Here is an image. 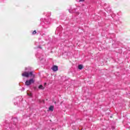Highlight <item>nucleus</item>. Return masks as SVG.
<instances>
[{
    "label": "nucleus",
    "instance_id": "17",
    "mask_svg": "<svg viewBox=\"0 0 130 130\" xmlns=\"http://www.w3.org/2000/svg\"><path fill=\"white\" fill-rule=\"evenodd\" d=\"M38 48H41V46H39V47H38Z\"/></svg>",
    "mask_w": 130,
    "mask_h": 130
},
{
    "label": "nucleus",
    "instance_id": "8",
    "mask_svg": "<svg viewBox=\"0 0 130 130\" xmlns=\"http://www.w3.org/2000/svg\"><path fill=\"white\" fill-rule=\"evenodd\" d=\"M39 89H40V90H44V87H43V85H40L39 86Z\"/></svg>",
    "mask_w": 130,
    "mask_h": 130
},
{
    "label": "nucleus",
    "instance_id": "7",
    "mask_svg": "<svg viewBox=\"0 0 130 130\" xmlns=\"http://www.w3.org/2000/svg\"><path fill=\"white\" fill-rule=\"evenodd\" d=\"M16 99L17 101H21L22 100H20V99H19V97H17L15 99H14V105H18V103H16Z\"/></svg>",
    "mask_w": 130,
    "mask_h": 130
},
{
    "label": "nucleus",
    "instance_id": "16",
    "mask_svg": "<svg viewBox=\"0 0 130 130\" xmlns=\"http://www.w3.org/2000/svg\"><path fill=\"white\" fill-rule=\"evenodd\" d=\"M59 29V28H57V29H56V32H57V31H58V29Z\"/></svg>",
    "mask_w": 130,
    "mask_h": 130
},
{
    "label": "nucleus",
    "instance_id": "11",
    "mask_svg": "<svg viewBox=\"0 0 130 130\" xmlns=\"http://www.w3.org/2000/svg\"><path fill=\"white\" fill-rule=\"evenodd\" d=\"M46 16L47 17H49L50 16H51V12L47 13Z\"/></svg>",
    "mask_w": 130,
    "mask_h": 130
},
{
    "label": "nucleus",
    "instance_id": "13",
    "mask_svg": "<svg viewBox=\"0 0 130 130\" xmlns=\"http://www.w3.org/2000/svg\"><path fill=\"white\" fill-rule=\"evenodd\" d=\"M37 32H36V30H34L33 32H32V35H34L35 34H36Z\"/></svg>",
    "mask_w": 130,
    "mask_h": 130
},
{
    "label": "nucleus",
    "instance_id": "14",
    "mask_svg": "<svg viewBox=\"0 0 130 130\" xmlns=\"http://www.w3.org/2000/svg\"><path fill=\"white\" fill-rule=\"evenodd\" d=\"M84 1H85V0H79L78 2H79V3H81V2H84Z\"/></svg>",
    "mask_w": 130,
    "mask_h": 130
},
{
    "label": "nucleus",
    "instance_id": "18",
    "mask_svg": "<svg viewBox=\"0 0 130 130\" xmlns=\"http://www.w3.org/2000/svg\"><path fill=\"white\" fill-rule=\"evenodd\" d=\"M27 70H28V68H25V71H27Z\"/></svg>",
    "mask_w": 130,
    "mask_h": 130
},
{
    "label": "nucleus",
    "instance_id": "2",
    "mask_svg": "<svg viewBox=\"0 0 130 130\" xmlns=\"http://www.w3.org/2000/svg\"><path fill=\"white\" fill-rule=\"evenodd\" d=\"M22 77H25L26 78H28L29 77H33L34 78L35 75H33V71L30 72H27L26 71H24L22 74Z\"/></svg>",
    "mask_w": 130,
    "mask_h": 130
},
{
    "label": "nucleus",
    "instance_id": "9",
    "mask_svg": "<svg viewBox=\"0 0 130 130\" xmlns=\"http://www.w3.org/2000/svg\"><path fill=\"white\" fill-rule=\"evenodd\" d=\"M36 57H37L38 58H39V59L40 60H42V59H43V57H39V56H38V55H37V54L36 55Z\"/></svg>",
    "mask_w": 130,
    "mask_h": 130
},
{
    "label": "nucleus",
    "instance_id": "10",
    "mask_svg": "<svg viewBox=\"0 0 130 130\" xmlns=\"http://www.w3.org/2000/svg\"><path fill=\"white\" fill-rule=\"evenodd\" d=\"M53 106H51L49 108V110H50V111H53Z\"/></svg>",
    "mask_w": 130,
    "mask_h": 130
},
{
    "label": "nucleus",
    "instance_id": "20",
    "mask_svg": "<svg viewBox=\"0 0 130 130\" xmlns=\"http://www.w3.org/2000/svg\"><path fill=\"white\" fill-rule=\"evenodd\" d=\"M45 85H46V83H44V86H45Z\"/></svg>",
    "mask_w": 130,
    "mask_h": 130
},
{
    "label": "nucleus",
    "instance_id": "12",
    "mask_svg": "<svg viewBox=\"0 0 130 130\" xmlns=\"http://www.w3.org/2000/svg\"><path fill=\"white\" fill-rule=\"evenodd\" d=\"M78 69H79V70H82V69H83V66L82 64L79 65Z\"/></svg>",
    "mask_w": 130,
    "mask_h": 130
},
{
    "label": "nucleus",
    "instance_id": "22",
    "mask_svg": "<svg viewBox=\"0 0 130 130\" xmlns=\"http://www.w3.org/2000/svg\"><path fill=\"white\" fill-rule=\"evenodd\" d=\"M112 128L113 129V128H114V127H112Z\"/></svg>",
    "mask_w": 130,
    "mask_h": 130
},
{
    "label": "nucleus",
    "instance_id": "6",
    "mask_svg": "<svg viewBox=\"0 0 130 130\" xmlns=\"http://www.w3.org/2000/svg\"><path fill=\"white\" fill-rule=\"evenodd\" d=\"M52 70L54 72H56L58 70V67L56 66H53L52 68Z\"/></svg>",
    "mask_w": 130,
    "mask_h": 130
},
{
    "label": "nucleus",
    "instance_id": "3",
    "mask_svg": "<svg viewBox=\"0 0 130 130\" xmlns=\"http://www.w3.org/2000/svg\"><path fill=\"white\" fill-rule=\"evenodd\" d=\"M35 83V79L34 78H31L29 80H27L25 82V85L26 86H30L32 85V84H34Z\"/></svg>",
    "mask_w": 130,
    "mask_h": 130
},
{
    "label": "nucleus",
    "instance_id": "5",
    "mask_svg": "<svg viewBox=\"0 0 130 130\" xmlns=\"http://www.w3.org/2000/svg\"><path fill=\"white\" fill-rule=\"evenodd\" d=\"M69 12L71 13H75L76 14V15H79L80 13H79V12H76V9H69Z\"/></svg>",
    "mask_w": 130,
    "mask_h": 130
},
{
    "label": "nucleus",
    "instance_id": "15",
    "mask_svg": "<svg viewBox=\"0 0 130 130\" xmlns=\"http://www.w3.org/2000/svg\"><path fill=\"white\" fill-rule=\"evenodd\" d=\"M25 90V88L24 87H22L21 89V91H24Z\"/></svg>",
    "mask_w": 130,
    "mask_h": 130
},
{
    "label": "nucleus",
    "instance_id": "1",
    "mask_svg": "<svg viewBox=\"0 0 130 130\" xmlns=\"http://www.w3.org/2000/svg\"><path fill=\"white\" fill-rule=\"evenodd\" d=\"M17 122H18V118H13L11 119V122L6 121L5 122L4 130H13L15 129L17 127Z\"/></svg>",
    "mask_w": 130,
    "mask_h": 130
},
{
    "label": "nucleus",
    "instance_id": "21",
    "mask_svg": "<svg viewBox=\"0 0 130 130\" xmlns=\"http://www.w3.org/2000/svg\"><path fill=\"white\" fill-rule=\"evenodd\" d=\"M36 89V87H35V89Z\"/></svg>",
    "mask_w": 130,
    "mask_h": 130
},
{
    "label": "nucleus",
    "instance_id": "19",
    "mask_svg": "<svg viewBox=\"0 0 130 130\" xmlns=\"http://www.w3.org/2000/svg\"><path fill=\"white\" fill-rule=\"evenodd\" d=\"M5 0H0L1 2H4Z\"/></svg>",
    "mask_w": 130,
    "mask_h": 130
},
{
    "label": "nucleus",
    "instance_id": "4",
    "mask_svg": "<svg viewBox=\"0 0 130 130\" xmlns=\"http://www.w3.org/2000/svg\"><path fill=\"white\" fill-rule=\"evenodd\" d=\"M40 21H41V22H43V23H44V24H49L50 23L49 19L41 18Z\"/></svg>",
    "mask_w": 130,
    "mask_h": 130
}]
</instances>
